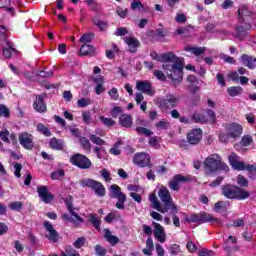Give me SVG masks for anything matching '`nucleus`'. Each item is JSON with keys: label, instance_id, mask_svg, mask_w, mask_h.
Wrapping results in <instances>:
<instances>
[{"label": "nucleus", "instance_id": "obj_1", "mask_svg": "<svg viewBox=\"0 0 256 256\" xmlns=\"http://www.w3.org/2000/svg\"><path fill=\"white\" fill-rule=\"evenodd\" d=\"M154 61H160L163 64V69L166 75L172 79V81H180L183 77V62L185 59L175 55L174 52H166L158 54L152 52L150 54Z\"/></svg>", "mask_w": 256, "mask_h": 256}, {"label": "nucleus", "instance_id": "obj_2", "mask_svg": "<svg viewBox=\"0 0 256 256\" xmlns=\"http://www.w3.org/2000/svg\"><path fill=\"white\" fill-rule=\"evenodd\" d=\"M158 197L162 201L163 205H161V202L159 201L155 193H151L149 196L150 203H152L153 209L163 214L169 213L170 209L177 213V206H175V204L173 203V198H171V192H169V189H167V187L162 186L159 189Z\"/></svg>", "mask_w": 256, "mask_h": 256}, {"label": "nucleus", "instance_id": "obj_3", "mask_svg": "<svg viewBox=\"0 0 256 256\" xmlns=\"http://www.w3.org/2000/svg\"><path fill=\"white\" fill-rule=\"evenodd\" d=\"M204 169L208 175L215 171H229V166L223 162L219 154H211L204 160Z\"/></svg>", "mask_w": 256, "mask_h": 256}, {"label": "nucleus", "instance_id": "obj_4", "mask_svg": "<svg viewBox=\"0 0 256 256\" xmlns=\"http://www.w3.org/2000/svg\"><path fill=\"white\" fill-rule=\"evenodd\" d=\"M222 195H224L226 199H238L239 201H243L249 199L250 194L247 190H243L238 186L226 184L222 187Z\"/></svg>", "mask_w": 256, "mask_h": 256}, {"label": "nucleus", "instance_id": "obj_5", "mask_svg": "<svg viewBox=\"0 0 256 256\" xmlns=\"http://www.w3.org/2000/svg\"><path fill=\"white\" fill-rule=\"evenodd\" d=\"M81 187H89L92 191H94L97 197H105V186L97 180H93L91 178H85L80 181Z\"/></svg>", "mask_w": 256, "mask_h": 256}, {"label": "nucleus", "instance_id": "obj_6", "mask_svg": "<svg viewBox=\"0 0 256 256\" xmlns=\"http://www.w3.org/2000/svg\"><path fill=\"white\" fill-rule=\"evenodd\" d=\"M187 223H211L213 221H219L217 218L213 217L211 214L206 212L195 213L186 218Z\"/></svg>", "mask_w": 256, "mask_h": 256}, {"label": "nucleus", "instance_id": "obj_7", "mask_svg": "<svg viewBox=\"0 0 256 256\" xmlns=\"http://www.w3.org/2000/svg\"><path fill=\"white\" fill-rule=\"evenodd\" d=\"M66 207L70 213L69 214H63L62 219L64 221H69L70 223H83V219L77 212H75V208H73V202L71 201V198L69 200H65Z\"/></svg>", "mask_w": 256, "mask_h": 256}, {"label": "nucleus", "instance_id": "obj_8", "mask_svg": "<svg viewBox=\"0 0 256 256\" xmlns=\"http://www.w3.org/2000/svg\"><path fill=\"white\" fill-rule=\"evenodd\" d=\"M70 162L79 169H91V165H93L91 160L82 154H74L71 156Z\"/></svg>", "mask_w": 256, "mask_h": 256}, {"label": "nucleus", "instance_id": "obj_9", "mask_svg": "<svg viewBox=\"0 0 256 256\" xmlns=\"http://www.w3.org/2000/svg\"><path fill=\"white\" fill-rule=\"evenodd\" d=\"M179 104V97L175 94H168L165 98L158 101V106L161 109H174Z\"/></svg>", "mask_w": 256, "mask_h": 256}, {"label": "nucleus", "instance_id": "obj_10", "mask_svg": "<svg viewBox=\"0 0 256 256\" xmlns=\"http://www.w3.org/2000/svg\"><path fill=\"white\" fill-rule=\"evenodd\" d=\"M188 181H191L189 176L177 174L169 182V188L172 189V191H179V189H181V184L188 183Z\"/></svg>", "mask_w": 256, "mask_h": 256}, {"label": "nucleus", "instance_id": "obj_11", "mask_svg": "<svg viewBox=\"0 0 256 256\" xmlns=\"http://www.w3.org/2000/svg\"><path fill=\"white\" fill-rule=\"evenodd\" d=\"M136 89L141 93H145V95H149V97H153L156 93L155 88L149 81H137Z\"/></svg>", "mask_w": 256, "mask_h": 256}, {"label": "nucleus", "instance_id": "obj_12", "mask_svg": "<svg viewBox=\"0 0 256 256\" xmlns=\"http://www.w3.org/2000/svg\"><path fill=\"white\" fill-rule=\"evenodd\" d=\"M225 129L228 135L231 136V139H238V137L243 135V126L238 123L228 124L226 125Z\"/></svg>", "mask_w": 256, "mask_h": 256}, {"label": "nucleus", "instance_id": "obj_13", "mask_svg": "<svg viewBox=\"0 0 256 256\" xmlns=\"http://www.w3.org/2000/svg\"><path fill=\"white\" fill-rule=\"evenodd\" d=\"M37 193L43 203L49 204L52 203L53 199H55V196L49 192L47 186H38Z\"/></svg>", "mask_w": 256, "mask_h": 256}, {"label": "nucleus", "instance_id": "obj_14", "mask_svg": "<svg viewBox=\"0 0 256 256\" xmlns=\"http://www.w3.org/2000/svg\"><path fill=\"white\" fill-rule=\"evenodd\" d=\"M201 139H203V130L200 128L193 129L187 134V142L190 145H198V143L201 142Z\"/></svg>", "mask_w": 256, "mask_h": 256}, {"label": "nucleus", "instance_id": "obj_15", "mask_svg": "<svg viewBox=\"0 0 256 256\" xmlns=\"http://www.w3.org/2000/svg\"><path fill=\"white\" fill-rule=\"evenodd\" d=\"M19 143L24 147V149L31 150L34 147L33 144V135L27 133V132H22L18 136Z\"/></svg>", "mask_w": 256, "mask_h": 256}, {"label": "nucleus", "instance_id": "obj_16", "mask_svg": "<svg viewBox=\"0 0 256 256\" xmlns=\"http://www.w3.org/2000/svg\"><path fill=\"white\" fill-rule=\"evenodd\" d=\"M133 163L138 167H147L151 163V157L147 153H136L133 157Z\"/></svg>", "mask_w": 256, "mask_h": 256}, {"label": "nucleus", "instance_id": "obj_17", "mask_svg": "<svg viewBox=\"0 0 256 256\" xmlns=\"http://www.w3.org/2000/svg\"><path fill=\"white\" fill-rule=\"evenodd\" d=\"M44 227L47 231L46 237L49 239V241H52V243H57V241H59V233L57 230H55L53 224L46 221L44 222Z\"/></svg>", "mask_w": 256, "mask_h": 256}, {"label": "nucleus", "instance_id": "obj_18", "mask_svg": "<svg viewBox=\"0 0 256 256\" xmlns=\"http://www.w3.org/2000/svg\"><path fill=\"white\" fill-rule=\"evenodd\" d=\"M154 237L159 241V243H165L167 241V234L165 233V228L161 224L154 222Z\"/></svg>", "mask_w": 256, "mask_h": 256}, {"label": "nucleus", "instance_id": "obj_19", "mask_svg": "<svg viewBox=\"0 0 256 256\" xmlns=\"http://www.w3.org/2000/svg\"><path fill=\"white\" fill-rule=\"evenodd\" d=\"M238 17L240 23H250L251 19H253L251 10L247 6H242L238 9Z\"/></svg>", "mask_w": 256, "mask_h": 256}, {"label": "nucleus", "instance_id": "obj_20", "mask_svg": "<svg viewBox=\"0 0 256 256\" xmlns=\"http://www.w3.org/2000/svg\"><path fill=\"white\" fill-rule=\"evenodd\" d=\"M123 40L128 45L130 53H137V49L141 47V42L134 36H126Z\"/></svg>", "mask_w": 256, "mask_h": 256}, {"label": "nucleus", "instance_id": "obj_21", "mask_svg": "<svg viewBox=\"0 0 256 256\" xmlns=\"http://www.w3.org/2000/svg\"><path fill=\"white\" fill-rule=\"evenodd\" d=\"M242 24L244 25H240L236 28L237 33L235 35V38L239 39V41H243L245 37H247V31L251 29V24H249V22H245Z\"/></svg>", "mask_w": 256, "mask_h": 256}, {"label": "nucleus", "instance_id": "obj_22", "mask_svg": "<svg viewBox=\"0 0 256 256\" xmlns=\"http://www.w3.org/2000/svg\"><path fill=\"white\" fill-rule=\"evenodd\" d=\"M33 107L38 113H45V111H47V105L45 104V99L43 95L36 96Z\"/></svg>", "mask_w": 256, "mask_h": 256}, {"label": "nucleus", "instance_id": "obj_23", "mask_svg": "<svg viewBox=\"0 0 256 256\" xmlns=\"http://www.w3.org/2000/svg\"><path fill=\"white\" fill-rule=\"evenodd\" d=\"M241 61L245 67L248 69H255L256 68V58L253 56H249L247 54H243L241 56Z\"/></svg>", "mask_w": 256, "mask_h": 256}, {"label": "nucleus", "instance_id": "obj_24", "mask_svg": "<svg viewBox=\"0 0 256 256\" xmlns=\"http://www.w3.org/2000/svg\"><path fill=\"white\" fill-rule=\"evenodd\" d=\"M119 125L121 127H125L126 129H130V127H133V117L129 114H122L119 117Z\"/></svg>", "mask_w": 256, "mask_h": 256}, {"label": "nucleus", "instance_id": "obj_25", "mask_svg": "<svg viewBox=\"0 0 256 256\" xmlns=\"http://www.w3.org/2000/svg\"><path fill=\"white\" fill-rule=\"evenodd\" d=\"M80 55L82 57H85V56L93 57V55H95V47L89 44H83L80 47Z\"/></svg>", "mask_w": 256, "mask_h": 256}, {"label": "nucleus", "instance_id": "obj_26", "mask_svg": "<svg viewBox=\"0 0 256 256\" xmlns=\"http://www.w3.org/2000/svg\"><path fill=\"white\" fill-rule=\"evenodd\" d=\"M184 51H187L188 53H192V55H195L196 57H201V55H203V53L207 51V48L187 46L185 47Z\"/></svg>", "mask_w": 256, "mask_h": 256}, {"label": "nucleus", "instance_id": "obj_27", "mask_svg": "<svg viewBox=\"0 0 256 256\" xmlns=\"http://www.w3.org/2000/svg\"><path fill=\"white\" fill-rule=\"evenodd\" d=\"M132 11H149V6H145V4L141 3L139 0H134L131 3Z\"/></svg>", "mask_w": 256, "mask_h": 256}, {"label": "nucleus", "instance_id": "obj_28", "mask_svg": "<svg viewBox=\"0 0 256 256\" xmlns=\"http://www.w3.org/2000/svg\"><path fill=\"white\" fill-rule=\"evenodd\" d=\"M121 195L125 194L121 192V188L118 185L113 184L110 186V197H112V199H117L121 197Z\"/></svg>", "mask_w": 256, "mask_h": 256}, {"label": "nucleus", "instance_id": "obj_29", "mask_svg": "<svg viewBox=\"0 0 256 256\" xmlns=\"http://www.w3.org/2000/svg\"><path fill=\"white\" fill-rule=\"evenodd\" d=\"M88 221L92 223L95 229H101V218L97 216V214H88Z\"/></svg>", "mask_w": 256, "mask_h": 256}, {"label": "nucleus", "instance_id": "obj_30", "mask_svg": "<svg viewBox=\"0 0 256 256\" xmlns=\"http://www.w3.org/2000/svg\"><path fill=\"white\" fill-rule=\"evenodd\" d=\"M105 239L110 243V245H117L119 243V238L117 236H114L111 234V230L106 229L105 230Z\"/></svg>", "mask_w": 256, "mask_h": 256}, {"label": "nucleus", "instance_id": "obj_31", "mask_svg": "<svg viewBox=\"0 0 256 256\" xmlns=\"http://www.w3.org/2000/svg\"><path fill=\"white\" fill-rule=\"evenodd\" d=\"M227 93L230 97H237L243 93V88L241 86H232L227 88Z\"/></svg>", "mask_w": 256, "mask_h": 256}, {"label": "nucleus", "instance_id": "obj_32", "mask_svg": "<svg viewBox=\"0 0 256 256\" xmlns=\"http://www.w3.org/2000/svg\"><path fill=\"white\" fill-rule=\"evenodd\" d=\"M36 129L38 133H41L45 137H51V130H49L43 123H38Z\"/></svg>", "mask_w": 256, "mask_h": 256}, {"label": "nucleus", "instance_id": "obj_33", "mask_svg": "<svg viewBox=\"0 0 256 256\" xmlns=\"http://www.w3.org/2000/svg\"><path fill=\"white\" fill-rule=\"evenodd\" d=\"M50 147L52 149H56L57 151H61V149H63V142L57 138H52L50 140Z\"/></svg>", "mask_w": 256, "mask_h": 256}, {"label": "nucleus", "instance_id": "obj_34", "mask_svg": "<svg viewBox=\"0 0 256 256\" xmlns=\"http://www.w3.org/2000/svg\"><path fill=\"white\" fill-rule=\"evenodd\" d=\"M92 22L100 29V31H105V29H107V22L99 19L97 16L92 19Z\"/></svg>", "mask_w": 256, "mask_h": 256}, {"label": "nucleus", "instance_id": "obj_35", "mask_svg": "<svg viewBox=\"0 0 256 256\" xmlns=\"http://www.w3.org/2000/svg\"><path fill=\"white\" fill-rule=\"evenodd\" d=\"M99 120L105 127H114L115 125V120L112 118H107L105 116H99Z\"/></svg>", "mask_w": 256, "mask_h": 256}, {"label": "nucleus", "instance_id": "obj_36", "mask_svg": "<svg viewBox=\"0 0 256 256\" xmlns=\"http://www.w3.org/2000/svg\"><path fill=\"white\" fill-rule=\"evenodd\" d=\"M0 117H4L5 119H9V117H11V110L3 104H0Z\"/></svg>", "mask_w": 256, "mask_h": 256}, {"label": "nucleus", "instance_id": "obj_37", "mask_svg": "<svg viewBox=\"0 0 256 256\" xmlns=\"http://www.w3.org/2000/svg\"><path fill=\"white\" fill-rule=\"evenodd\" d=\"M116 199H118V201L116 202V208L120 210L125 209V201H127V196L124 194Z\"/></svg>", "mask_w": 256, "mask_h": 256}, {"label": "nucleus", "instance_id": "obj_38", "mask_svg": "<svg viewBox=\"0 0 256 256\" xmlns=\"http://www.w3.org/2000/svg\"><path fill=\"white\" fill-rule=\"evenodd\" d=\"M94 251L96 253L97 256H105L107 255V249L99 244H97L94 247Z\"/></svg>", "mask_w": 256, "mask_h": 256}, {"label": "nucleus", "instance_id": "obj_39", "mask_svg": "<svg viewBox=\"0 0 256 256\" xmlns=\"http://www.w3.org/2000/svg\"><path fill=\"white\" fill-rule=\"evenodd\" d=\"M12 211H21L23 209V203L20 201L12 202L8 205Z\"/></svg>", "mask_w": 256, "mask_h": 256}, {"label": "nucleus", "instance_id": "obj_40", "mask_svg": "<svg viewBox=\"0 0 256 256\" xmlns=\"http://www.w3.org/2000/svg\"><path fill=\"white\" fill-rule=\"evenodd\" d=\"M80 145L85 151H91V142L85 137L80 138Z\"/></svg>", "mask_w": 256, "mask_h": 256}, {"label": "nucleus", "instance_id": "obj_41", "mask_svg": "<svg viewBox=\"0 0 256 256\" xmlns=\"http://www.w3.org/2000/svg\"><path fill=\"white\" fill-rule=\"evenodd\" d=\"M90 141L93 142L95 145H105V140L101 139L95 134L90 135Z\"/></svg>", "mask_w": 256, "mask_h": 256}, {"label": "nucleus", "instance_id": "obj_42", "mask_svg": "<svg viewBox=\"0 0 256 256\" xmlns=\"http://www.w3.org/2000/svg\"><path fill=\"white\" fill-rule=\"evenodd\" d=\"M63 177H65V171L63 170H57L51 174V179L55 181H59V179H63Z\"/></svg>", "mask_w": 256, "mask_h": 256}, {"label": "nucleus", "instance_id": "obj_43", "mask_svg": "<svg viewBox=\"0 0 256 256\" xmlns=\"http://www.w3.org/2000/svg\"><path fill=\"white\" fill-rule=\"evenodd\" d=\"M91 103H93V101L89 98H81L77 101V105L78 107H88V105H91Z\"/></svg>", "mask_w": 256, "mask_h": 256}, {"label": "nucleus", "instance_id": "obj_44", "mask_svg": "<svg viewBox=\"0 0 256 256\" xmlns=\"http://www.w3.org/2000/svg\"><path fill=\"white\" fill-rule=\"evenodd\" d=\"M93 34H84L81 38H80V43H83V45H87V43H91L93 41Z\"/></svg>", "mask_w": 256, "mask_h": 256}, {"label": "nucleus", "instance_id": "obj_45", "mask_svg": "<svg viewBox=\"0 0 256 256\" xmlns=\"http://www.w3.org/2000/svg\"><path fill=\"white\" fill-rule=\"evenodd\" d=\"M136 131L137 133H140L141 135H145L146 137H151L153 135V132H151V130L145 127H137Z\"/></svg>", "mask_w": 256, "mask_h": 256}, {"label": "nucleus", "instance_id": "obj_46", "mask_svg": "<svg viewBox=\"0 0 256 256\" xmlns=\"http://www.w3.org/2000/svg\"><path fill=\"white\" fill-rule=\"evenodd\" d=\"M153 75H154V77H156V79H158V81H166L167 80V76H165V73H163V71H161V70H154Z\"/></svg>", "mask_w": 256, "mask_h": 256}, {"label": "nucleus", "instance_id": "obj_47", "mask_svg": "<svg viewBox=\"0 0 256 256\" xmlns=\"http://www.w3.org/2000/svg\"><path fill=\"white\" fill-rule=\"evenodd\" d=\"M246 166L247 163L241 161H237L232 165L233 169H235L236 171H245Z\"/></svg>", "mask_w": 256, "mask_h": 256}, {"label": "nucleus", "instance_id": "obj_48", "mask_svg": "<svg viewBox=\"0 0 256 256\" xmlns=\"http://www.w3.org/2000/svg\"><path fill=\"white\" fill-rule=\"evenodd\" d=\"M252 142H253V138L251 137V135H245L242 137L240 143L243 147H249V144Z\"/></svg>", "mask_w": 256, "mask_h": 256}, {"label": "nucleus", "instance_id": "obj_49", "mask_svg": "<svg viewBox=\"0 0 256 256\" xmlns=\"http://www.w3.org/2000/svg\"><path fill=\"white\" fill-rule=\"evenodd\" d=\"M9 135V130L7 129L0 131V139H2L4 143H11V141L9 140Z\"/></svg>", "mask_w": 256, "mask_h": 256}, {"label": "nucleus", "instance_id": "obj_50", "mask_svg": "<svg viewBox=\"0 0 256 256\" xmlns=\"http://www.w3.org/2000/svg\"><path fill=\"white\" fill-rule=\"evenodd\" d=\"M87 239H85V237H80L78 238L73 246L76 248V249H81V247H84L85 246V243H86Z\"/></svg>", "mask_w": 256, "mask_h": 256}, {"label": "nucleus", "instance_id": "obj_51", "mask_svg": "<svg viewBox=\"0 0 256 256\" xmlns=\"http://www.w3.org/2000/svg\"><path fill=\"white\" fill-rule=\"evenodd\" d=\"M108 95H110V99H112V101H117L119 99V90H117V88H112L108 91Z\"/></svg>", "mask_w": 256, "mask_h": 256}, {"label": "nucleus", "instance_id": "obj_52", "mask_svg": "<svg viewBox=\"0 0 256 256\" xmlns=\"http://www.w3.org/2000/svg\"><path fill=\"white\" fill-rule=\"evenodd\" d=\"M230 139H231V136L229 135V132L226 131V133L224 132L219 133V140L221 141V143H228Z\"/></svg>", "mask_w": 256, "mask_h": 256}, {"label": "nucleus", "instance_id": "obj_53", "mask_svg": "<svg viewBox=\"0 0 256 256\" xmlns=\"http://www.w3.org/2000/svg\"><path fill=\"white\" fill-rule=\"evenodd\" d=\"M237 183L240 187H247L249 185V181L243 175H238Z\"/></svg>", "mask_w": 256, "mask_h": 256}, {"label": "nucleus", "instance_id": "obj_54", "mask_svg": "<svg viewBox=\"0 0 256 256\" xmlns=\"http://www.w3.org/2000/svg\"><path fill=\"white\" fill-rule=\"evenodd\" d=\"M36 75H38V77L49 78V77H53V71L40 70L36 72Z\"/></svg>", "mask_w": 256, "mask_h": 256}, {"label": "nucleus", "instance_id": "obj_55", "mask_svg": "<svg viewBox=\"0 0 256 256\" xmlns=\"http://www.w3.org/2000/svg\"><path fill=\"white\" fill-rule=\"evenodd\" d=\"M121 113H123V108L117 106V107H114L112 110H111V115L114 119H117L119 117V115H121Z\"/></svg>", "mask_w": 256, "mask_h": 256}, {"label": "nucleus", "instance_id": "obj_56", "mask_svg": "<svg viewBox=\"0 0 256 256\" xmlns=\"http://www.w3.org/2000/svg\"><path fill=\"white\" fill-rule=\"evenodd\" d=\"M93 151L98 159H103V153H105L104 147H94Z\"/></svg>", "mask_w": 256, "mask_h": 256}, {"label": "nucleus", "instance_id": "obj_57", "mask_svg": "<svg viewBox=\"0 0 256 256\" xmlns=\"http://www.w3.org/2000/svg\"><path fill=\"white\" fill-rule=\"evenodd\" d=\"M13 51H15V48L13 47L4 48L2 50L3 55L6 59H11Z\"/></svg>", "mask_w": 256, "mask_h": 256}, {"label": "nucleus", "instance_id": "obj_58", "mask_svg": "<svg viewBox=\"0 0 256 256\" xmlns=\"http://www.w3.org/2000/svg\"><path fill=\"white\" fill-rule=\"evenodd\" d=\"M116 13L119 17H121L122 19H125V17H127V13H129V11L127 9L117 7Z\"/></svg>", "mask_w": 256, "mask_h": 256}, {"label": "nucleus", "instance_id": "obj_59", "mask_svg": "<svg viewBox=\"0 0 256 256\" xmlns=\"http://www.w3.org/2000/svg\"><path fill=\"white\" fill-rule=\"evenodd\" d=\"M229 79H231V81H234L235 83H239V79L241 77H239V72H235L232 71L228 74Z\"/></svg>", "mask_w": 256, "mask_h": 256}, {"label": "nucleus", "instance_id": "obj_60", "mask_svg": "<svg viewBox=\"0 0 256 256\" xmlns=\"http://www.w3.org/2000/svg\"><path fill=\"white\" fill-rule=\"evenodd\" d=\"M188 85H199V79L195 77V75H189L187 77Z\"/></svg>", "mask_w": 256, "mask_h": 256}, {"label": "nucleus", "instance_id": "obj_61", "mask_svg": "<svg viewBox=\"0 0 256 256\" xmlns=\"http://www.w3.org/2000/svg\"><path fill=\"white\" fill-rule=\"evenodd\" d=\"M129 31L125 27L118 28L115 32L116 37H123V35H127Z\"/></svg>", "mask_w": 256, "mask_h": 256}, {"label": "nucleus", "instance_id": "obj_62", "mask_svg": "<svg viewBox=\"0 0 256 256\" xmlns=\"http://www.w3.org/2000/svg\"><path fill=\"white\" fill-rule=\"evenodd\" d=\"M245 171L251 173V175H256V165L255 164H246Z\"/></svg>", "mask_w": 256, "mask_h": 256}, {"label": "nucleus", "instance_id": "obj_63", "mask_svg": "<svg viewBox=\"0 0 256 256\" xmlns=\"http://www.w3.org/2000/svg\"><path fill=\"white\" fill-rule=\"evenodd\" d=\"M187 21V16L185 14H177L175 17L176 23H185Z\"/></svg>", "mask_w": 256, "mask_h": 256}, {"label": "nucleus", "instance_id": "obj_64", "mask_svg": "<svg viewBox=\"0 0 256 256\" xmlns=\"http://www.w3.org/2000/svg\"><path fill=\"white\" fill-rule=\"evenodd\" d=\"M157 129H169V122L167 121H159L156 123Z\"/></svg>", "mask_w": 256, "mask_h": 256}]
</instances>
